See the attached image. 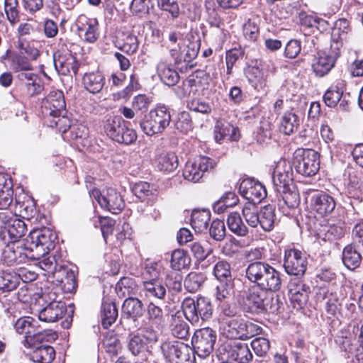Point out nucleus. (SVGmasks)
Instances as JSON below:
<instances>
[{"label": "nucleus", "mask_w": 363, "mask_h": 363, "mask_svg": "<svg viewBox=\"0 0 363 363\" xmlns=\"http://www.w3.org/2000/svg\"><path fill=\"white\" fill-rule=\"evenodd\" d=\"M124 123L123 119L119 116H110L104 122V128L107 135L113 140H119L118 131Z\"/></svg>", "instance_id": "obj_47"}, {"label": "nucleus", "mask_w": 363, "mask_h": 363, "mask_svg": "<svg viewBox=\"0 0 363 363\" xmlns=\"http://www.w3.org/2000/svg\"><path fill=\"white\" fill-rule=\"evenodd\" d=\"M293 169L290 162L280 160L274 168L272 182L276 191L278 192L290 191L293 184Z\"/></svg>", "instance_id": "obj_17"}, {"label": "nucleus", "mask_w": 363, "mask_h": 363, "mask_svg": "<svg viewBox=\"0 0 363 363\" xmlns=\"http://www.w3.org/2000/svg\"><path fill=\"white\" fill-rule=\"evenodd\" d=\"M147 318L152 325H160L163 321V312L160 307L150 302L147 307Z\"/></svg>", "instance_id": "obj_59"}, {"label": "nucleus", "mask_w": 363, "mask_h": 363, "mask_svg": "<svg viewBox=\"0 0 363 363\" xmlns=\"http://www.w3.org/2000/svg\"><path fill=\"white\" fill-rule=\"evenodd\" d=\"M234 292V281H220L216 287V298L218 301L228 300L232 297Z\"/></svg>", "instance_id": "obj_57"}, {"label": "nucleus", "mask_w": 363, "mask_h": 363, "mask_svg": "<svg viewBox=\"0 0 363 363\" xmlns=\"http://www.w3.org/2000/svg\"><path fill=\"white\" fill-rule=\"evenodd\" d=\"M141 292L150 301H163L167 295V289L162 280L142 281Z\"/></svg>", "instance_id": "obj_29"}, {"label": "nucleus", "mask_w": 363, "mask_h": 363, "mask_svg": "<svg viewBox=\"0 0 363 363\" xmlns=\"http://www.w3.org/2000/svg\"><path fill=\"white\" fill-rule=\"evenodd\" d=\"M118 134L120 140H115L118 143L130 145L134 143L137 139L136 132L133 129L126 127L124 123L120 127Z\"/></svg>", "instance_id": "obj_64"}, {"label": "nucleus", "mask_w": 363, "mask_h": 363, "mask_svg": "<svg viewBox=\"0 0 363 363\" xmlns=\"http://www.w3.org/2000/svg\"><path fill=\"white\" fill-rule=\"evenodd\" d=\"M52 118V120L50 121L49 125L52 128H57L58 130L62 133H67L72 126L69 119L65 116V113Z\"/></svg>", "instance_id": "obj_62"}, {"label": "nucleus", "mask_w": 363, "mask_h": 363, "mask_svg": "<svg viewBox=\"0 0 363 363\" xmlns=\"http://www.w3.org/2000/svg\"><path fill=\"white\" fill-rule=\"evenodd\" d=\"M2 256L4 262L8 266H15L28 260L37 259L33 249L28 244L26 239L21 242H11L7 245L3 250Z\"/></svg>", "instance_id": "obj_7"}, {"label": "nucleus", "mask_w": 363, "mask_h": 363, "mask_svg": "<svg viewBox=\"0 0 363 363\" xmlns=\"http://www.w3.org/2000/svg\"><path fill=\"white\" fill-rule=\"evenodd\" d=\"M299 126V118L292 111L286 112L281 117L279 130L285 135L294 133Z\"/></svg>", "instance_id": "obj_48"}, {"label": "nucleus", "mask_w": 363, "mask_h": 363, "mask_svg": "<svg viewBox=\"0 0 363 363\" xmlns=\"http://www.w3.org/2000/svg\"><path fill=\"white\" fill-rule=\"evenodd\" d=\"M14 328L19 334H24L23 345H33L35 341L55 340L57 335L52 330L40 331L36 325V321L30 316H24L18 318Z\"/></svg>", "instance_id": "obj_3"}, {"label": "nucleus", "mask_w": 363, "mask_h": 363, "mask_svg": "<svg viewBox=\"0 0 363 363\" xmlns=\"http://www.w3.org/2000/svg\"><path fill=\"white\" fill-rule=\"evenodd\" d=\"M345 82L339 79L335 84L332 85L325 93L323 100L329 107H335L342 97Z\"/></svg>", "instance_id": "obj_38"}, {"label": "nucleus", "mask_w": 363, "mask_h": 363, "mask_svg": "<svg viewBox=\"0 0 363 363\" xmlns=\"http://www.w3.org/2000/svg\"><path fill=\"white\" fill-rule=\"evenodd\" d=\"M170 263L174 270L180 271L190 264L191 258L183 250H175L172 253Z\"/></svg>", "instance_id": "obj_49"}, {"label": "nucleus", "mask_w": 363, "mask_h": 363, "mask_svg": "<svg viewBox=\"0 0 363 363\" xmlns=\"http://www.w3.org/2000/svg\"><path fill=\"white\" fill-rule=\"evenodd\" d=\"M209 234L215 240H223L225 235V227L223 221L218 219L213 220L209 228Z\"/></svg>", "instance_id": "obj_63"}, {"label": "nucleus", "mask_w": 363, "mask_h": 363, "mask_svg": "<svg viewBox=\"0 0 363 363\" xmlns=\"http://www.w3.org/2000/svg\"><path fill=\"white\" fill-rule=\"evenodd\" d=\"M118 308L113 302H103L101 306V324L104 328H109L118 317Z\"/></svg>", "instance_id": "obj_46"}, {"label": "nucleus", "mask_w": 363, "mask_h": 363, "mask_svg": "<svg viewBox=\"0 0 363 363\" xmlns=\"http://www.w3.org/2000/svg\"><path fill=\"white\" fill-rule=\"evenodd\" d=\"M157 73L160 80L169 86L177 84L180 79L177 70L171 65L162 60L157 65Z\"/></svg>", "instance_id": "obj_34"}, {"label": "nucleus", "mask_w": 363, "mask_h": 363, "mask_svg": "<svg viewBox=\"0 0 363 363\" xmlns=\"http://www.w3.org/2000/svg\"><path fill=\"white\" fill-rule=\"evenodd\" d=\"M216 162L206 156L199 155L189 160L183 170L185 179L192 182H198L204 174L216 166Z\"/></svg>", "instance_id": "obj_12"}, {"label": "nucleus", "mask_w": 363, "mask_h": 363, "mask_svg": "<svg viewBox=\"0 0 363 363\" xmlns=\"http://www.w3.org/2000/svg\"><path fill=\"white\" fill-rule=\"evenodd\" d=\"M213 274L219 281L233 280L230 264L225 260L218 261L214 265Z\"/></svg>", "instance_id": "obj_51"}, {"label": "nucleus", "mask_w": 363, "mask_h": 363, "mask_svg": "<svg viewBox=\"0 0 363 363\" xmlns=\"http://www.w3.org/2000/svg\"><path fill=\"white\" fill-rule=\"evenodd\" d=\"M227 224L230 230L238 236L245 237L249 233L248 228L243 223L240 215L237 212L228 215Z\"/></svg>", "instance_id": "obj_43"}, {"label": "nucleus", "mask_w": 363, "mask_h": 363, "mask_svg": "<svg viewBox=\"0 0 363 363\" xmlns=\"http://www.w3.org/2000/svg\"><path fill=\"white\" fill-rule=\"evenodd\" d=\"M307 265L308 260L305 253L296 249L285 250L284 267L289 275L301 279L305 274Z\"/></svg>", "instance_id": "obj_13"}, {"label": "nucleus", "mask_w": 363, "mask_h": 363, "mask_svg": "<svg viewBox=\"0 0 363 363\" xmlns=\"http://www.w3.org/2000/svg\"><path fill=\"white\" fill-rule=\"evenodd\" d=\"M90 196L94 199L102 208L113 214L120 213L124 207V201L119 193L113 188H107L101 192L94 189L89 192Z\"/></svg>", "instance_id": "obj_11"}, {"label": "nucleus", "mask_w": 363, "mask_h": 363, "mask_svg": "<svg viewBox=\"0 0 363 363\" xmlns=\"http://www.w3.org/2000/svg\"><path fill=\"white\" fill-rule=\"evenodd\" d=\"M245 277L262 291L275 292L281 289L280 272L265 262L250 263L245 269Z\"/></svg>", "instance_id": "obj_1"}, {"label": "nucleus", "mask_w": 363, "mask_h": 363, "mask_svg": "<svg viewBox=\"0 0 363 363\" xmlns=\"http://www.w3.org/2000/svg\"><path fill=\"white\" fill-rule=\"evenodd\" d=\"M293 166L298 174L312 177L319 170V155L311 149H298L294 154Z\"/></svg>", "instance_id": "obj_8"}, {"label": "nucleus", "mask_w": 363, "mask_h": 363, "mask_svg": "<svg viewBox=\"0 0 363 363\" xmlns=\"http://www.w3.org/2000/svg\"><path fill=\"white\" fill-rule=\"evenodd\" d=\"M146 342L139 333L130 335L128 340V348L133 355H138L146 349Z\"/></svg>", "instance_id": "obj_55"}, {"label": "nucleus", "mask_w": 363, "mask_h": 363, "mask_svg": "<svg viewBox=\"0 0 363 363\" xmlns=\"http://www.w3.org/2000/svg\"><path fill=\"white\" fill-rule=\"evenodd\" d=\"M353 243L347 245L342 251V262L350 270L358 267L362 261L360 252L356 249Z\"/></svg>", "instance_id": "obj_40"}, {"label": "nucleus", "mask_w": 363, "mask_h": 363, "mask_svg": "<svg viewBox=\"0 0 363 363\" xmlns=\"http://www.w3.org/2000/svg\"><path fill=\"white\" fill-rule=\"evenodd\" d=\"M340 55V50H335L330 48L328 52H323L317 57L312 65L313 70L315 75L321 77L328 74L334 67Z\"/></svg>", "instance_id": "obj_22"}, {"label": "nucleus", "mask_w": 363, "mask_h": 363, "mask_svg": "<svg viewBox=\"0 0 363 363\" xmlns=\"http://www.w3.org/2000/svg\"><path fill=\"white\" fill-rule=\"evenodd\" d=\"M56 240L55 232L48 228L33 230L26 238L28 244L33 249L37 259L48 254L55 247Z\"/></svg>", "instance_id": "obj_5"}, {"label": "nucleus", "mask_w": 363, "mask_h": 363, "mask_svg": "<svg viewBox=\"0 0 363 363\" xmlns=\"http://www.w3.org/2000/svg\"><path fill=\"white\" fill-rule=\"evenodd\" d=\"M245 74L248 82L257 91L264 90L267 86V74H264L258 65L249 67Z\"/></svg>", "instance_id": "obj_35"}, {"label": "nucleus", "mask_w": 363, "mask_h": 363, "mask_svg": "<svg viewBox=\"0 0 363 363\" xmlns=\"http://www.w3.org/2000/svg\"><path fill=\"white\" fill-rule=\"evenodd\" d=\"M65 101L61 91H52L42 101V112L46 117L65 113Z\"/></svg>", "instance_id": "obj_19"}, {"label": "nucleus", "mask_w": 363, "mask_h": 363, "mask_svg": "<svg viewBox=\"0 0 363 363\" xmlns=\"http://www.w3.org/2000/svg\"><path fill=\"white\" fill-rule=\"evenodd\" d=\"M52 340L35 341L33 345H26V347L32 350L30 359L38 363H51L55 357V351L51 346L44 345V342Z\"/></svg>", "instance_id": "obj_24"}, {"label": "nucleus", "mask_w": 363, "mask_h": 363, "mask_svg": "<svg viewBox=\"0 0 363 363\" xmlns=\"http://www.w3.org/2000/svg\"><path fill=\"white\" fill-rule=\"evenodd\" d=\"M186 318L193 325H199L200 320L206 321L211 318L213 306L211 300L206 297H198L196 300L187 297L182 304Z\"/></svg>", "instance_id": "obj_2"}, {"label": "nucleus", "mask_w": 363, "mask_h": 363, "mask_svg": "<svg viewBox=\"0 0 363 363\" xmlns=\"http://www.w3.org/2000/svg\"><path fill=\"white\" fill-rule=\"evenodd\" d=\"M182 277L177 272H170L168 273L165 278V288L174 290V291L179 292L182 289Z\"/></svg>", "instance_id": "obj_60"}, {"label": "nucleus", "mask_w": 363, "mask_h": 363, "mask_svg": "<svg viewBox=\"0 0 363 363\" xmlns=\"http://www.w3.org/2000/svg\"><path fill=\"white\" fill-rule=\"evenodd\" d=\"M216 340V333L211 328L196 330L191 338L192 351L199 357L206 358L213 350Z\"/></svg>", "instance_id": "obj_9"}, {"label": "nucleus", "mask_w": 363, "mask_h": 363, "mask_svg": "<svg viewBox=\"0 0 363 363\" xmlns=\"http://www.w3.org/2000/svg\"><path fill=\"white\" fill-rule=\"evenodd\" d=\"M350 30V23L346 18L337 20L331 33V48L340 50Z\"/></svg>", "instance_id": "obj_28"}, {"label": "nucleus", "mask_w": 363, "mask_h": 363, "mask_svg": "<svg viewBox=\"0 0 363 363\" xmlns=\"http://www.w3.org/2000/svg\"><path fill=\"white\" fill-rule=\"evenodd\" d=\"M265 291L255 286L249 288L245 292L244 304L252 313H261L264 312L274 313L276 308L269 304Z\"/></svg>", "instance_id": "obj_14"}, {"label": "nucleus", "mask_w": 363, "mask_h": 363, "mask_svg": "<svg viewBox=\"0 0 363 363\" xmlns=\"http://www.w3.org/2000/svg\"><path fill=\"white\" fill-rule=\"evenodd\" d=\"M170 330L174 337L184 339L189 335V327L184 320L175 316L172 318Z\"/></svg>", "instance_id": "obj_52"}, {"label": "nucleus", "mask_w": 363, "mask_h": 363, "mask_svg": "<svg viewBox=\"0 0 363 363\" xmlns=\"http://www.w3.org/2000/svg\"><path fill=\"white\" fill-rule=\"evenodd\" d=\"M225 349L228 358L238 363H248L252 359V354L247 344L236 343L227 345Z\"/></svg>", "instance_id": "obj_31"}, {"label": "nucleus", "mask_w": 363, "mask_h": 363, "mask_svg": "<svg viewBox=\"0 0 363 363\" xmlns=\"http://www.w3.org/2000/svg\"><path fill=\"white\" fill-rule=\"evenodd\" d=\"M18 81L21 84V94L25 98H32L39 95L43 90L40 77L33 72L28 74H21L18 76Z\"/></svg>", "instance_id": "obj_20"}, {"label": "nucleus", "mask_w": 363, "mask_h": 363, "mask_svg": "<svg viewBox=\"0 0 363 363\" xmlns=\"http://www.w3.org/2000/svg\"><path fill=\"white\" fill-rule=\"evenodd\" d=\"M13 191L10 188L0 191V239L4 230H6L8 220L12 216L11 211L8 208L13 201Z\"/></svg>", "instance_id": "obj_26"}, {"label": "nucleus", "mask_w": 363, "mask_h": 363, "mask_svg": "<svg viewBox=\"0 0 363 363\" xmlns=\"http://www.w3.org/2000/svg\"><path fill=\"white\" fill-rule=\"evenodd\" d=\"M242 216L248 224L252 228H257L259 225V211L256 205L253 203H246L242 211Z\"/></svg>", "instance_id": "obj_54"}, {"label": "nucleus", "mask_w": 363, "mask_h": 363, "mask_svg": "<svg viewBox=\"0 0 363 363\" xmlns=\"http://www.w3.org/2000/svg\"><path fill=\"white\" fill-rule=\"evenodd\" d=\"M222 333L229 339H249L261 333L262 328L252 322L230 318L222 324Z\"/></svg>", "instance_id": "obj_6"}, {"label": "nucleus", "mask_w": 363, "mask_h": 363, "mask_svg": "<svg viewBox=\"0 0 363 363\" xmlns=\"http://www.w3.org/2000/svg\"><path fill=\"white\" fill-rule=\"evenodd\" d=\"M139 40L138 38L129 34L123 39V43L118 47L120 50L128 55L135 53L138 49Z\"/></svg>", "instance_id": "obj_61"}, {"label": "nucleus", "mask_w": 363, "mask_h": 363, "mask_svg": "<svg viewBox=\"0 0 363 363\" xmlns=\"http://www.w3.org/2000/svg\"><path fill=\"white\" fill-rule=\"evenodd\" d=\"M145 311L143 303L140 299L136 297L125 298L122 305V315L133 320L141 318Z\"/></svg>", "instance_id": "obj_27"}, {"label": "nucleus", "mask_w": 363, "mask_h": 363, "mask_svg": "<svg viewBox=\"0 0 363 363\" xmlns=\"http://www.w3.org/2000/svg\"><path fill=\"white\" fill-rule=\"evenodd\" d=\"M164 268L161 262L149 261L145 264L142 271L143 281H154L162 279Z\"/></svg>", "instance_id": "obj_36"}, {"label": "nucleus", "mask_w": 363, "mask_h": 363, "mask_svg": "<svg viewBox=\"0 0 363 363\" xmlns=\"http://www.w3.org/2000/svg\"><path fill=\"white\" fill-rule=\"evenodd\" d=\"M171 114L164 105L157 106L140 121L142 130L147 135L162 133L169 125Z\"/></svg>", "instance_id": "obj_4"}, {"label": "nucleus", "mask_w": 363, "mask_h": 363, "mask_svg": "<svg viewBox=\"0 0 363 363\" xmlns=\"http://www.w3.org/2000/svg\"><path fill=\"white\" fill-rule=\"evenodd\" d=\"M10 69L16 74V79L21 74L33 73V67L29 59L20 53H12L8 56Z\"/></svg>", "instance_id": "obj_30"}, {"label": "nucleus", "mask_w": 363, "mask_h": 363, "mask_svg": "<svg viewBox=\"0 0 363 363\" xmlns=\"http://www.w3.org/2000/svg\"><path fill=\"white\" fill-rule=\"evenodd\" d=\"M308 203L311 210L321 218L330 216L336 207L335 198L323 191H313L308 196Z\"/></svg>", "instance_id": "obj_16"}, {"label": "nucleus", "mask_w": 363, "mask_h": 363, "mask_svg": "<svg viewBox=\"0 0 363 363\" xmlns=\"http://www.w3.org/2000/svg\"><path fill=\"white\" fill-rule=\"evenodd\" d=\"M37 295L38 296V302L39 303L41 301L47 302V297H48L49 301H50L48 306L39 311V320L44 322L52 323L62 317L63 314L65 313V306L62 302L55 301L56 298L55 293L46 294L43 292L41 294Z\"/></svg>", "instance_id": "obj_15"}, {"label": "nucleus", "mask_w": 363, "mask_h": 363, "mask_svg": "<svg viewBox=\"0 0 363 363\" xmlns=\"http://www.w3.org/2000/svg\"><path fill=\"white\" fill-rule=\"evenodd\" d=\"M54 65L56 71L62 75L76 76L79 63L71 53L54 55Z\"/></svg>", "instance_id": "obj_23"}, {"label": "nucleus", "mask_w": 363, "mask_h": 363, "mask_svg": "<svg viewBox=\"0 0 363 363\" xmlns=\"http://www.w3.org/2000/svg\"><path fill=\"white\" fill-rule=\"evenodd\" d=\"M19 284V277L16 274L7 272H0V291L9 292L16 289Z\"/></svg>", "instance_id": "obj_50"}, {"label": "nucleus", "mask_w": 363, "mask_h": 363, "mask_svg": "<svg viewBox=\"0 0 363 363\" xmlns=\"http://www.w3.org/2000/svg\"><path fill=\"white\" fill-rule=\"evenodd\" d=\"M210 219L211 213L208 210H194L191 213V227L197 233L205 232L208 229Z\"/></svg>", "instance_id": "obj_39"}, {"label": "nucleus", "mask_w": 363, "mask_h": 363, "mask_svg": "<svg viewBox=\"0 0 363 363\" xmlns=\"http://www.w3.org/2000/svg\"><path fill=\"white\" fill-rule=\"evenodd\" d=\"M281 199H278V207L281 212L287 215L290 210L294 208L298 205V194L291 191H281Z\"/></svg>", "instance_id": "obj_44"}, {"label": "nucleus", "mask_w": 363, "mask_h": 363, "mask_svg": "<svg viewBox=\"0 0 363 363\" xmlns=\"http://www.w3.org/2000/svg\"><path fill=\"white\" fill-rule=\"evenodd\" d=\"M205 276L202 273L190 272L184 280V286L190 292L196 291L205 281Z\"/></svg>", "instance_id": "obj_56"}, {"label": "nucleus", "mask_w": 363, "mask_h": 363, "mask_svg": "<svg viewBox=\"0 0 363 363\" xmlns=\"http://www.w3.org/2000/svg\"><path fill=\"white\" fill-rule=\"evenodd\" d=\"M138 291V286L135 281L128 277H123L120 279L116 286V292L120 298L134 297Z\"/></svg>", "instance_id": "obj_42"}, {"label": "nucleus", "mask_w": 363, "mask_h": 363, "mask_svg": "<svg viewBox=\"0 0 363 363\" xmlns=\"http://www.w3.org/2000/svg\"><path fill=\"white\" fill-rule=\"evenodd\" d=\"M8 234L12 242H21L20 239L25 235L27 231V227L24 221L18 218L16 214L12 213V216L8 220L6 228Z\"/></svg>", "instance_id": "obj_37"}, {"label": "nucleus", "mask_w": 363, "mask_h": 363, "mask_svg": "<svg viewBox=\"0 0 363 363\" xmlns=\"http://www.w3.org/2000/svg\"><path fill=\"white\" fill-rule=\"evenodd\" d=\"M77 30L84 34V39L89 43H95L99 37V21L96 18H88L85 15H80L77 21Z\"/></svg>", "instance_id": "obj_21"}, {"label": "nucleus", "mask_w": 363, "mask_h": 363, "mask_svg": "<svg viewBox=\"0 0 363 363\" xmlns=\"http://www.w3.org/2000/svg\"><path fill=\"white\" fill-rule=\"evenodd\" d=\"M240 194L249 202L256 205L267 196L265 187L259 182L252 179H243L239 186Z\"/></svg>", "instance_id": "obj_18"}, {"label": "nucleus", "mask_w": 363, "mask_h": 363, "mask_svg": "<svg viewBox=\"0 0 363 363\" xmlns=\"http://www.w3.org/2000/svg\"><path fill=\"white\" fill-rule=\"evenodd\" d=\"M345 232V223L339 220L335 224H330L325 227L324 239L330 242L339 240L344 236Z\"/></svg>", "instance_id": "obj_53"}, {"label": "nucleus", "mask_w": 363, "mask_h": 363, "mask_svg": "<svg viewBox=\"0 0 363 363\" xmlns=\"http://www.w3.org/2000/svg\"><path fill=\"white\" fill-rule=\"evenodd\" d=\"M82 84L87 91L96 94L102 90L105 84V77L100 72H87L82 77Z\"/></svg>", "instance_id": "obj_33"}, {"label": "nucleus", "mask_w": 363, "mask_h": 363, "mask_svg": "<svg viewBox=\"0 0 363 363\" xmlns=\"http://www.w3.org/2000/svg\"><path fill=\"white\" fill-rule=\"evenodd\" d=\"M156 165L160 171L172 172L178 167V158L172 152H163L156 159Z\"/></svg>", "instance_id": "obj_41"}, {"label": "nucleus", "mask_w": 363, "mask_h": 363, "mask_svg": "<svg viewBox=\"0 0 363 363\" xmlns=\"http://www.w3.org/2000/svg\"><path fill=\"white\" fill-rule=\"evenodd\" d=\"M214 138L218 143L225 140L236 141L240 138L239 129L230 123L218 122L214 127Z\"/></svg>", "instance_id": "obj_32"}, {"label": "nucleus", "mask_w": 363, "mask_h": 363, "mask_svg": "<svg viewBox=\"0 0 363 363\" xmlns=\"http://www.w3.org/2000/svg\"><path fill=\"white\" fill-rule=\"evenodd\" d=\"M18 0H4V11L8 21L14 24L19 20Z\"/></svg>", "instance_id": "obj_58"}, {"label": "nucleus", "mask_w": 363, "mask_h": 363, "mask_svg": "<svg viewBox=\"0 0 363 363\" xmlns=\"http://www.w3.org/2000/svg\"><path fill=\"white\" fill-rule=\"evenodd\" d=\"M316 301L323 306L330 315H335L340 306L336 292L328 288H320L316 293Z\"/></svg>", "instance_id": "obj_25"}, {"label": "nucleus", "mask_w": 363, "mask_h": 363, "mask_svg": "<svg viewBox=\"0 0 363 363\" xmlns=\"http://www.w3.org/2000/svg\"><path fill=\"white\" fill-rule=\"evenodd\" d=\"M163 356L171 363H193L192 349L179 341H166L160 346Z\"/></svg>", "instance_id": "obj_10"}, {"label": "nucleus", "mask_w": 363, "mask_h": 363, "mask_svg": "<svg viewBox=\"0 0 363 363\" xmlns=\"http://www.w3.org/2000/svg\"><path fill=\"white\" fill-rule=\"evenodd\" d=\"M274 208L273 206H265L259 211V225L266 232L271 231L274 226Z\"/></svg>", "instance_id": "obj_45"}]
</instances>
